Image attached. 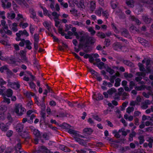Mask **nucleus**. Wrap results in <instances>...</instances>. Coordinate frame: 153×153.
<instances>
[{
  "instance_id": "nucleus-6",
  "label": "nucleus",
  "mask_w": 153,
  "mask_h": 153,
  "mask_svg": "<svg viewBox=\"0 0 153 153\" xmlns=\"http://www.w3.org/2000/svg\"><path fill=\"white\" fill-rule=\"evenodd\" d=\"M17 131L20 132L22 131L24 128V125L21 123L17 124L15 127Z\"/></svg>"
},
{
  "instance_id": "nucleus-46",
  "label": "nucleus",
  "mask_w": 153,
  "mask_h": 153,
  "mask_svg": "<svg viewBox=\"0 0 153 153\" xmlns=\"http://www.w3.org/2000/svg\"><path fill=\"white\" fill-rule=\"evenodd\" d=\"M134 110V108L132 107H128L126 109V112L128 114H130L131 112H132Z\"/></svg>"
},
{
  "instance_id": "nucleus-21",
  "label": "nucleus",
  "mask_w": 153,
  "mask_h": 153,
  "mask_svg": "<svg viewBox=\"0 0 153 153\" xmlns=\"http://www.w3.org/2000/svg\"><path fill=\"white\" fill-rule=\"evenodd\" d=\"M130 18L132 21H135L138 25H139L141 24V22L139 19H137L134 16H130Z\"/></svg>"
},
{
  "instance_id": "nucleus-5",
  "label": "nucleus",
  "mask_w": 153,
  "mask_h": 153,
  "mask_svg": "<svg viewBox=\"0 0 153 153\" xmlns=\"http://www.w3.org/2000/svg\"><path fill=\"white\" fill-rule=\"evenodd\" d=\"M17 37H20L21 35H25L26 36H29V34L25 30H24L23 31L20 30L18 33L16 34Z\"/></svg>"
},
{
  "instance_id": "nucleus-23",
  "label": "nucleus",
  "mask_w": 153,
  "mask_h": 153,
  "mask_svg": "<svg viewBox=\"0 0 153 153\" xmlns=\"http://www.w3.org/2000/svg\"><path fill=\"white\" fill-rule=\"evenodd\" d=\"M139 42L144 46H146L147 45L148 41L144 39L140 38H138Z\"/></svg>"
},
{
  "instance_id": "nucleus-28",
  "label": "nucleus",
  "mask_w": 153,
  "mask_h": 153,
  "mask_svg": "<svg viewBox=\"0 0 153 153\" xmlns=\"http://www.w3.org/2000/svg\"><path fill=\"white\" fill-rule=\"evenodd\" d=\"M63 126L64 128L68 129V131L70 129H71L70 128H73L72 126H71L70 125L67 124L66 123H63Z\"/></svg>"
},
{
  "instance_id": "nucleus-18",
  "label": "nucleus",
  "mask_w": 153,
  "mask_h": 153,
  "mask_svg": "<svg viewBox=\"0 0 153 153\" xmlns=\"http://www.w3.org/2000/svg\"><path fill=\"white\" fill-rule=\"evenodd\" d=\"M83 132L84 133L90 135L93 132V130L91 128H86L83 129Z\"/></svg>"
},
{
  "instance_id": "nucleus-45",
  "label": "nucleus",
  "mask_w": 153,
  "mask_h": 153,
  "mask_svg": "<svg viewBox=\"0 0 153 153\" xmlns=\"http://www.w3.org/2000/svg\"><path fill=\"white\" fill-rule=\"evenodd\" d=\"M104 43L105 44V45L108 46L110 45V40L108 39H105V40L104 41Z\"/></svg>"
},
{
  "instance_id": "nucleus-41",
  "label": "nucleus",
  "mask_w": 153,
  "mask_h": 153,
  "mask_svg": "<svg viewBox=\"0 0 153 153\" xmlns=\"http://www.w3.org/2000/svg\"><path fill=\"white\" fill-rule=\"evenodd\" d=\"M39 35L38 34H35L34 35V42H38L39 41Z\"/></svg>"
},
{
  "instance_id": "nucleus-11",
  "label": "nucleus",
  "mask_w": 153,
  "mask_h": 153,
  "mask_svg": "<svg viewBox=\"0 0 153 153\" xmlns=\"http://www.w3.org/2000/svg\"><path fill=\"white\" fill-rule=\"evenodd\" d=\"M142 19L144 22L147 24H149L150 23L152 20L148 16L146 15L143 16Z\"/></svg>"
},
{
  "instance_id": "nucleus-57",
  "label": "nucleus",
  "mask_w": 153,
  "mask_h": 153,
  "mask_svg": "<svg viewBox=\"0 0 153 153\" xmlns=\"http://www.w3.org/2000/svg\"><path fill=\"white\" fill-rule=\"evenodd\" d=\"M72 26V25H65L66 28L65 30V31L66 32L67 31H68V30H69L71 27Z\"/></svg>"
},
{
  "instance_id": "nucleus-59",
  "label": "nucleus",
  "mask_w": 153,
  "mask_h": 153,
  "mask_svg": "<svg viewBox=\"0 0 153 153\" xmlns=\"http://www.w3.org/2000/svg\"><path fill=\"white\" fill-rule=\"evenodd\" d=\"M13 133V131L11 130L8 131L6 135L8 137H11Z\"/></svg>"
},
{
  "instance_id": "nucleus-7",
  "label": "nucleus",
  "mask_w": 153,
  "mask_h": 153,
  "mask_svg": "<svg viewBox=\"0 0 153 153\" xmlns=\"http://www.w3.org/2000/svg\"><path fill=\"white\" fill-rule=\"evenodd\" d=\"M122 44L120 42H114L113 45V48L115 50H118V49H121L122 48Z\"/></svg>"
},
{
  "instance_id": "nucleus-4",
  "label": "nucleus",
  "mask_w": 153,
  "mask_h": 153,
  "mask_svg": "<svg viewBox=\"0 0 153 153\" xmlns=\"http://www.w3.org/2000/svg\"><path fill=\"white\" fill-rule=\"evenodd\" d=\"M96 39L94 37L92 36H88V38L87 42L86 43H87L88 44H90L91 45H93L96 42Z\"/></svg>"
},
{
  "instance_id": "nucleus-37",
  "label": "nucleus",
  "mask_w": 153,
  "mask_h": 153,
  "mask_svg": "<svg viewBox=\"0 0 153 153\" xmlns=\"http://www.w3.org/2000/svg\"><path fill=\"white\" fill-rule=\"evenodd\" d=\"M113 35L114 36L116 37L117 38L119 39L120 40H121L123 42H125L126 44L127 43L128 41L127 40H125L124 39H123L122 37H119L117 35H116L115 34H114Z\"/></svg>"
},
{
  "instance_id": "nucleus-31",
  "label": "nucleus",
  "mask_w": 153,
  "mask_h": 153,
  "mask_svg": "<svg viewBox=\"0 0 153 153\" xmlns=\"http://www.w3.org/2000/svg\"><path fill=\"white\" fill-rule=\"evenodd\" d=\"M115 86L118 87L120 85V82L121 79L119 78H117L115 79Z\"/></svg>"
},
{
  "instance_id": "nucleus-20",
  "label": "nucleus",
  "mask_w": 153,
  "mask_h": 153,
  "mask_svg": "<svg viewBox=\"0 0 153 153\" xmlns=\"http://www.w3.org/2000/svg\"><path fill=\"white\" fill-rule=\"evenodd\" d=\"M116 90L113 88H111L107 91V93L109 95H112L114 94H116Z\"/></svg>"
},
{
  "instance_id": "nucleus-22",
  "label": "nucleus",
  "mask_w": 153,
  "mask_h": 153,
  "mask_svg": "<svg viewBox=\"0 0 153 153\" xmlns=\"http://www.w3.org/2000/svg\"><path fill=\"white\" fill-rule=\"evenodd\" d=\"M8 62L9 64H15L16 62V58L10 57L8 60Z\"/></svg>"
},
{
  "instance_id": "nucleus-34",
  "label": "nucleus",
  "mask_w": 153,
  "mask_h": 153,
  "mask_svg": "<svg viewBox=\"0 0 153 153\" xmlns=\"http://www.w3.org/2000/svg\"><path fill=\"white\" fill-rule=\"evenodd\" d=\"M21 136L23 138H26L29 137L28 133L27 131L24 132L21 135Z\"/></svg>"
},
{
  "instance_id": "nucleus-49",
  "label": "nucleus",
  "mask_w": 153,
  "mask_h": 153,
  "mask_svg": "<svg viewBox=\"0 0 153 153\" xmlns=\"http://www.w3.org/2000/svg\"><path fill=\"white\" fill-rule=\"evenodd\" d=\"M124 129L122 128L121 129L119 130L118 132H122V134L123 135L126 136L127 135V132L124 131Z\"/></svg>"
},
{
  "instance_id": "nucleus-48",
  "label": "nucleus",
  "mask_w": 153,
  "mask_h": 153,
  "mask_svg": "<svg viewBox=\"0 0 153 153\" xmlns=\"http://www.w3.org/2000/svg\"><path fill=\"white\" fill-rule=\"evenodd\" d=\"M42 137L45 140H48L49 139V136L47 133H44L42 135Z\"/></svg>"
},
{
  "instance_id": "nucleus-63",
  "label": "nucleus",
  "mask_w": 153,
  "mask_h": 153,
  "mask_svg": "<svg viewBox=\"0 0 153 153\" xmlns=\"http://www.w3.org/2000/svg\"><path fill=\"white\" fill-rule=\"evenodd\" d=\"M145 125L146 126H153V123L149 121H147L145 122Z\"/></svg>"
},
{
  "instance_id": "nucleus-13",
  "label": "nucleus",
  "mask_w": 153,
  "mask_h": 153,
  "mask_svg": "<svg viewBox=\"0 0 153 153\" xmlns=\"http://www.w3.org/2000/svg\"><path fill=\"white\" fill-rule=\"evenodd\" d=\"M130 149V148L128 146H126L125 147L122 146L120 147L119 151L121 153H124Z\"/></svg>"
},
{
  "instance_id": "nucleus-19",
  "label": "nucleus",
  "mask_w": 153,
  "mask_h": 153,
  "mask_svg": "<svg viewBox=\"0 0 153 153\" xmlns=\"http://www.w3.org/2000/svg\"><path fill=\"white\" fill-rule=\"evenodd\" d=\"M121 34L126 37H129V34L128 31L126 29H124L123 31L121 32Z\"/></svg>"
},
{
  "instance_id": "nucleus-25",
  "label": "nucleus",
  "mask_w": 153,
  "mask_h": 153,
  "mask_svg": "<svg viewBox=\"0 0 153 153\" xmlns=\"http://www.w3.org/2000/svg\"><path fill=\"white\" fill-rule=\"evenodd\" d=\"M13 92L12 90L10 89H8L6 92V95L8 97H11L13 94Z\"/></svg>"
},
{
  "instance_id": "nucleus-3",
  "label": "nucleus",
  "mask_w": 153,
  "mask_h": 153,
  "mask_svg": "<svg viewBox=\"0 0 153 153\" xmlns=\"http://www.w3.org/2000/svg\"><path fill=\"white\" fill-rule=\"evenodd\" d=\"M10 124L7 123L6 124L0 121V128L1 130L4 131H7L9 128Z\"/></svg>"
},
{
  "instance_id": "nucleus-40",
  "label": "nucleus",
  "mask_w": 153,
  "mask_h": 153,
  "mask_svg": "<svg viewBox=\"0 0 153 153\" xmlns=\"http://www.w3.org/2000/svg\"><path fill=\"white\" fill-rule=\"evenodd\" d=\"M104 63L101 62L97 64V66L100 69H102L103 67L104 66Z\"/></svg>"
},
{
  "instance_id": "nucleus-47",
  "label": "nucleus",
  "mask_w": 153,
  "mask_h": 153,
  "mask_svg": "<svg viewBox=\"0 0 153 153\" xmlns=\"http://www.w3.org/2000/svg\"><path fill=\"white\" fill-rule=\"evenodd\" d=\"M44 26L48 30H49L50 28L49 23L47 22H45L43 23Z\"/></svg>"
},
{
  "instance_id": "nucleus-14",
  "label": "nucleus",
  "mask_w": 153,
  "mask_h": 153,
  "mask_svg": "<svg viewBox=\"0 0 153 153\" xmlns=\"http://www.w3.org/2000/svg\"><path fill=\"white\" fill-rule=\"evenodd\" d=\"M33 134L36 137L39 138H41V134L40 131L37 129H34L33 131Z\"/></svg>"
},
{
  "instance_id": "nucleus-33",
  "label": "nucleus",
  "mask_w": 153,
  "mask_h": 153,
  "mask_svg": "<svg viewBox=\"0 0 153 153\" xmlns=\"http://www.w3.org/2000/svg\"><path fill=\"white\" fill-rule=\"evenodd\" d=\"M52 16H54V18H53V19H55L57 20L59 19V17L60 16V15L58 14L57 13L55 12H53L52 13Z\"/></svg>"
},
{
  "instance_id": "nucleus-62",
  "label": "nucleus",
  "mask_w": 153,
  "mask_h": 153,
  "mask_svg": "<svg viewBox=\"0 0 153 153\" xmlns=\"http://www.w3.org/2000/svg\"><path fill=\"white\" fill-rule=\"evenodd\" d=\"M33 64L34 66L36 67L37 68H38L39 65H38V63L36 59H34Z\"/></svg>"
},
{
  "instance_id": "nucleus-55",
  "label": "nucleus",
  "mask_w": 153,
  "mask_h": 153,
  "mask_svg": "<svg viewBox=\"0 0 153 153\" xmlns=\"http://www.w3.org/2000/svg\"><path fill=\"white\" fill-rule=\"evenodd\" d=\"M92 117L93 118L98 121L100 122L101 121V119L98 115H93Z\"/></svg>"
},
{
  "instance_id": "nucleus-2",
  "label": "nucleus",
  "mask_w": 153,
  "mask_h": 153,
  "mask_svg": "<svg viewBox=\"0 0 153 153\" xmlns=\"http://www.w3.org/2000/svg\"><path fill=\"white\" fill-rule=\"evenodd\" d=\"M83 46V51L86 53H89L92 50V48L89 44L85 43L84 44L82 45Z\"/></svg>"
},
{
  "instance_id": "nucleus-9",
  "label": "nucleus",
  "mask_w": 153,
  "mask_h": 153,
  "mask_svg": "<svg viewBox=\"0 0 153 153\" xmlns=\"http://www.w3.org/2000/svg\"><path fill=\"white\" fill-rule=\"evenodd\" d=\"M96 7V2L95 1H92L90 2V10L92 12L95 9Z\"/></svg>"
},
{
  "instance_id": "nucleus-10",
  "label": "nucleus",
  "mask_w": 153,
  "mask_h": 153,
  "mask_svg": "<svg viewBox=\"0 0 153 153\" xmlns=\"http://www.w3.org/2000/svg\"><path fill=\"white\" fill-rule=\"evenodd\" d=\"M139 2L141 5L147 4H152L153 3V0H139Z\"/></svg>"
},
{
  "instance_id": "nucleus-44",
  "label": "nucleus",
  "mask_w": 153,
  "mask_h": 153,
  "mask_svg": "<svg viewBox=\"0 0 153 153\" xmlns=\"http://www.w3.org/2000/svg\"><path fill=\"white\" fill-rule=\"evenodd\" d=\"M136 74L140 77V76L144 77L145 76L146 74L145 72H137L136 73Z\"/></svg>"
},
{
  "instance_id": "nucleus-30",
  "label": "nucleus",
  "mask_w": 153,
  "mask_h": 153,
  "mask_svg": "<svg viewBox=\"0 0 153 153\" xmlns=\"http://www.w3.org/2000/svg\"><path fill=\"white\" fill-rule=\"evenodd\" d=\"M138 139L139 140V143L141 144L143 143L145 141L144 137L143 136H140L138 137Z\"/></svg>"
},
{
  "instance_id": "nucleus-36",
  "label": "nucleus",
  "mask_w": 153,
  "mask_h": 153,
  "mask_svg": "<svg viewBox=\"0 0 153 153\" xmlns=\"http://www.w3.org/2000/svg\"><path fill=\"white\" fill-rule=\"evenodd\" d=\"M124 76L126 78H132L133 75L131 74H128L127 72H125L124 73Z\"/></svg>"
},
{
  "instance_id": "nucleus-12",
  "label": "nucleus",
  "mask_w": 153,
  "mask_h": 153,
  "mask_svg": "<svg viewBox=\"0 0 153 153\" xmlns=\"http://www.w3.org/2000/svg\"><path fill=\"white\" fill-rule=\"evenodd\" d=\"M123 62L125 65H126L131 67H134V64L129 60H123Z\"/></svg>"
},
{
  "instance_id": "nucleus-42",
  "label": "nucleus",
  "mask_w": 153,
  "mask_h": 153,
  "mask_svg": "<svg viewBox=\"0 0 153 153\" xmlns=\"http://www.w3.org/2000/svg\"><path fill=\"white\" fill-rule=\"evenodd\" d=\"M88 31L91 33L92 35H94L96 33L95 31L94 30L92 27H90L88 29Z\"/></svg>"
},
{
  "instance_id": "nucleus-53",
  "label": "nucleus",
  "mask_w": 153,
  "mask_h": 153,
  "mask_svg": "<svg viewBox=\"0 0 153 153\" xmlns=\"http://www.w3.org/2000/svg\"><path fill=\"white\" fill-rule=\"evenodd\" d=\"M42 117L43 118V120H44L45 118V113L44 110H42L41 113Z\"/></svg>"
},
{
  "instance_id": "nucleus-61",
  "label": "nucleus",
  "mask_w": 153,
  "mask_h": 153,
  "mask_svg": "<svg viewBox=\"0 0 153 153\" xmlns=\"http://www.w3.org/2000/svg\"><path fill=\"white\" fill-rule=\"evenodd\" d=\"M73 24L74 25H77L78 26H81L82 24L81 22H79L78 21H73L72 22Z\"/></svg>"
},
{
  "instance_id": "nucleus-58",
  "label": "nucleus",
  "mask_w": 153,
  "mask_h": 153,
  "mask_svg": "<svg viewBox=\"0 0 153 153\" xmlns=\"http://www.w3.org/2000/svg\"><path fill=\"white\" fill-rule=\"evenodd\" d=\"M102 14L103 16L105 17L106 18H108L109 16L108 13L106 11H102Z\"/></svg>"
},
{
  "instance_id": "nucleus-56",
  "label": "nucleus",
  "mask_w": 153,
  "mask_h": 153,
  "mask_svg": "<svg viewBox=\"0 0 153 153\" xmlns=\"http://www.w3.org/2000/svg\"><path fill=\"white\" fill-rule=\"evenodd\" d=\"M128 95V94L127 93L125 92H123L122 94V96L123 97V98L122 99V100H124L126 98V97Z\"/></svg>"
},
{
  "instance_id": "nucleus-17",
  "label": "nucleus",
  "mask_w": 153,
  "mask_h": 153,
  "mask_svg": "<svg viewBox=\"0 0 153 153\" xmlns=\"http://www.w3.org/2000/svg\"><path fill=\"white\" fill-rule=\"evenodd\" d=\"M1 6L4 9L6 8H9L11 7V3L10 2H7L6 5L5 4L4 2L2 0L1 1Z\"/></svg>"
},
{
  "instance_id": "nucleus-50",
  "label": "nucleus",
  "mask_w": 153,
  "mask_h": 153,
  "mask_svg": "<svg viewBox=\"0 0 153 153\" xmlns=\"http://www.w3.org/2000/svg\"><path fill=\"white\" fill-rule=\"evenodd\" d=\"M29 29L30 33L32 35L34 33V31L35 30V28L31 24L30 25Z\"/></svg>"
},
{
  "instance_id": "nucleus-29",
  "label": "nucleus",
  "mask_w": 153,
  "mask_h": 153,
  "mask_svg": "<svg viewBox=\"0 0 153 153\" xmlns=\"http://www.w3.org/2000/svg\"><path fill=\"white\" fill-rule=\"evenodd\" d=\"M103 9L101 8H99L95 11V14L99 16H100L101 14V12L102 11Z\"/></svg>"
},
{
  "instance_id": "nucleus-54",
  "label": "nucleus",
  "mask_w": 153,
  "mask_h": 153,
  "mask_svg": "<svg viewBox=\"0 0 153 153\" xmlns=\"http://www.w3.org/2000/svg\"><path fill=\"white\" fill-rule=\"evenodd\" d=\"M79 4L81 8H84L85 7V6L84 5V1L83 0H80L79 1Z\"/></svg>"
},
{
  "instance_id": "nucleus-35",
  "label": "nucleus",
  "mask_w": 153,
  "mask_h": 153,
  "mask_svg": "<svg viewBox=\"0 0 153 153\" xmlns=\"http://www.w3.org/2000/svg\"><path fill=\"white\" fill-rule=\"evenodd\" d=\"M30 88L33 89L35 91H36V85L33 83V82H30L29 84Z\"/></svg>"
},
{
  "instance_id": "nucleus-1",
  "label": "nucleus",
  "mask_w": 153,
  "mask_h": 153,
  "mask_svg": "<svg viewBox=\"0 0 153 153\" xmlns=\"http://www.w3.org/2000/svg\"><path fill=\"white\" fill-rule=\"evenodd\" d=\"M15 112L18 116H21L25 113V109L20 104H16L14 109Z\"/></svg>"
},
{
  "instance_id": "nucleus-27",
  "label": "nucleus",
  "mask_w": 153,
  "mask_h": 153,
  "mask_svg": "<svg viewBox=\"0 0 153 153\" xmlns=\"http://www.w3.org/2000/svg\"><path fill=\"white\" fill-rule=\"evenodd\" d=\"M97 35L101 39H103L105 37V35L102 32H98L97 33Z\"/></svg>"
},
{
  "instance_id": "nucleus-39",
  "label": "nucleus",
  "mask_w": 153,
  "mask_h": 153,
  "mask_svg": "<svg viewBox=\"0 0 153 153\" xmlns=\"http://www.w3.org/2000/svg\"><path fill=\"white\" fill-rule=\"evenodd\" d=\"M3 102L7 103V104H9L10 103V99L9 98H7L5 97L4 96L3 97V100L2 101Z\"/></svg>"
},
{
  "instance_id": "nucleus-24",
  "label": "nucleus",
  "mask_w": 153,
  "mask_h": 153,
  "mask_svg": "<svg viewBox=\"0 0 153 153\" xmlns=\"http://www.w3.org/2000/svg\"><path fill=\"white\" fill-rule=\"evenodd\" d=\"M104 68L106 69V71L109 73L110 74L112 75L114 73V70L111 69L108 66L106 67V66H104Z\"/></svg>"
},
{
  "instance_id": "nucleus-51",
  "label": "nucleus",
  "mask_w": 153,
  "mask_h": 153,
  "mask_svg": "<svg viewBox=\"0 0 153 153\" xmlns=\"http://www.w3.org/2000/svg\"><path fill=\"white\" fill-rule=\"evenodd\" d=\"M111 25L112 28L114 30L115 32L116 33H118L119 32V31L116 27L115 26L114 24V23H112Z\"/></svg>"
},
{
  "instance_id": "nucleus-64",
  "label": "nucleus",
  "mask_w": 153,
  "mask_h": 153,
  "mask_svg": "<svg viewBox=\"0 0 153 153\" xmlns=\"http://www.w3.org/2000/svg\"><path fill=\"white\" fill-rule=\"evenodd\" d=\"M15 148L16 152L18 151V149L19 150L21 148V144L20 143L17 144V146H16Z\"/></svg>"
},
{
  "instance_id": "nucleus-32",
  "label": "nucleus",
  "mask_w": 153,
  "mask_h": 153,
  "mask_svg": "<svg viewBox=\"0 0 153 153\" xmlns=\"http://www.w3.org/2000/svg\"><path fill=\"white\" fill-rule=\"evenodd\" d=\"M7 110V106L4 105H2L0 106V111L4 112Z\"/></svg>"
},
{
  "instance_id": "nucleus-38",
  "label": "nucleus",
  "mask_w": 153,
  "mask_h": 153,
  "mask_svg": "<svg viewBox=\"0 0 153 153\" xmlns=\"http://www.w3.org/2000/svg\"><path fill=\"white\" fill-rule=\"evenodd\" d=\"M116 2L115 1H112L111 2V6L113 9H114L117 7Z\"/></svg>"
},
{
  "instance_id": "nucleus-16",
  "label": "nucleus",
  "mask_w": 153,
  "mask_h": 153,
  "mask_svg": "<svg viewBox=\"0 0 153 153\" xmlns=\"http://www.w3.org/2000/svg\"><path fill=\"white\" fill-rule=\"evenodd\" d=\"M126 3L128 7L132 8L134 7V1L133 0H127Z\"/></svg>"
},
{
  "instance_id": "nucleus-43",
  "label": "nucleus",
  "mask_w": 153,
  "mask_h": 153,
  "mask_svg": "<svg viewBox=\"0 0 153 153\" xmlns=\"http://www.w3.org/2000/svg\"><path fill=\"white\" fill-rule=\"evenodd\" d=\"M6 70L7 74L8 76L9 77H10L13 75V72L11 71L8 69V68H7V69Z\"/></svg>"
},
{
  "instance_id": "nucleus-52",
  "label": "nucleus",
  "mask_w": 153,
  "mask_h": 153,
  "mask_svg": "<svg viewBox=\"0 0 153 153\" xmlns=\"http://www.w3.org/2000/svg\"><path fill=\"white\" fill-rule=\"evenodd\" d=\"M135 86V83L132 81H131L129 83V87L130 90L133 89L134 86Z\"/></svg>"
},
{
  "instance_id": "nucleus-60",
  "label": "nucleus",
  "mask_w": 153,
  "mask_h": 153,
  "mask_svg": "<svg viewBox=\"0 0 153 153\" xmlns=\"http://www.w3.org/2000/svg\"><path fill=\"white\" fill-rule=\"evenodd\" d=\"M7 67L6 66H4L2 67H0V71L2 73L4 71V70H6L7 69Z\"/></svg>"
},
{
  "instance_id": "nucleus-8",
  "label": "nucleus",
  "mask_w": 153,
  "mask_h": 153,
  "mask_svg": "<svg viewBox=\"0 0 153 153\" xmlns=\"http://www.w3.org/2000/svg\"><path fill=\"white\" fill-rule=\"evenodd\" d=\"M68 133L70 134H73L74 136L76 137H81L82 138L84 137V136L78 134L77 133V131H75L73 129H70V130H69L68 131Z\"/></svg>"
},
{
  "instance_id": "nucleus-15",
  "label": "nucleus",
  "mask_w": 153,
  "mask_h": 153,
  "mask_svg": "<svg viewBox=\"0 0 153 153\" xmlns=\"http://www.w3.org/2000/svg\"><path fill=\"white\" fill-rule=\"evenodd\" d=\"M74 138L75 141L77 142H78L80 145L85 147L87 146V144L86 143H84L82 141L83 140V139H81L80 138L75 137H74Z\"/></svg>"
},
{
  "instance_id": "nucleus-26",
  "label": "nucleus",
  "mask_w": 153,
  "mask_h": 153,
  "mask_svg": "<svg viewBox=\"0 0 153 153\" xmlns=\"http://www.w3.org/2000/svg\"><path fill=\"white\" fill-rule=\"evenodd\" d=\"M88 35H84L80 37L79 41L80 42H84L86 40V42L88 37Z\"/></svg>"
}]
</instances>
